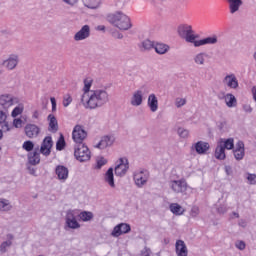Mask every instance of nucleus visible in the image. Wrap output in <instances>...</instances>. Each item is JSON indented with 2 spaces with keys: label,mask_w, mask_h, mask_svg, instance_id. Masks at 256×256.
<instances>
[{
  "label": "nucleus",
  "mask_w": 256,
  "mask_h": 256,
  "mask_svg": "<svg viewBox=\"0 0 256 256\" xmlns=\"http://www.w3.org/2000/svg\"><path fill=\"white\" fill-rule=\"evenodd\" d=\"M168 185L174 195H187V191L189 190V183H187V179L185 178L170 180Z\"/></svg>",
  "instance_id": "4"
},
{
  "label": "nucleus",
  "mask_w": 256,
  "mask_h": 256,
  "mask_svg": "<svg viewBox=\"0 0 256 256\" xmlns=\"http://www.w3.org/2000/svg\"><path fill=\"white\" fill-rule=\"evenodd\" d=\"M97 31H105V25H99L96 27Z\"/></svg>",
  "instance_id": "62"
},
{
  "label": "nucleus",
  "mask_w": 256,
  "mask_h": 256,
  "mask_svg": "<svg viewBox=\"0 0 256 256\" xmlns=\"http://www.w3.org/2000/svg\"><path fill=\"white\" fill-rule=\"evenodd\" d=\"M207 57H209L208 53L200 52L193 57V61L195 65H198L199 67H203L205 66V61Z\"/></svg>",
  "instance_id": "27"
},
{
  "label": "nucleus",
  "mask_w": 256,
  "mask_h": 256,
  "mask_svg": "<svg viewBox=\"0 0 256 256\" xmlns=\"http://www.w3.org/2000/svg\"><path fill=\"white\" fill-rule=\"evenodd\" d=\"M25 110V106L23 104H18L12 111V117H19L21 113Z\"/></svg>",
  "instance_id": "39"
},
{
  "label": "nucleus",
  "mask_w": 256,
  "mask_h": 256,
  "mask_svg": "<svg viewBox=\"0 0 256 256\" xmlns=\"http://www.w3.org/2000/svg\"><path fill=\"white\" fill-rule=\"evenodd\" d=\"M155 47V43L152 42L151 40H144L141 44H140V49L142 51H149L151 49H154Z\"/></svg>",
  "instance_id": "37"
},
{
  "label": "nucleus",
  "mask_w": 256,
  "mask_h": 256,
  "mask_svg": "<svg viewBox=\"0 0 256 256\" xmlns=\"http://www.w3.org/2000/svg\"><path fill=\"white\" fill-rule=\"evenodd\" d=\"M13 126L16 128V129H21L23 127V120H21V118H15L13 120Z\"/></svg>",
  "instance_id": "47"
},
{
  "label": "nucleus",
  "mask_w": 256,
  "mask_h": 256,
  "mask_svg": "<svg viewBox=\"0 0 256 256\" xmlns=\"http://www.w3.org/2000/svg\"><path fill=\"white\" fill-rule=\"evenodd\" d=\"M28 161L30 165H39L41 158L39 156V150H35L33 153L28 155Z\"/></svg>",
  "instance_id": "32"
},
{
  "label": "nucleus",
  "mask_w": 256,
  "mask_h": 256,
  "mask_svg": "<svg viewBox=\"0 0 256 256\" xmlns=\"http://www.w3.org/2000/svg\"><path fill=\"white\" fill-rule=\"evenodd\" d=\"M25 135L29 139H34V137H38L39 133L41 132V129L39 126L35 124H27L24 128Z\"/></svg>",
  "instance_id": "17"
},
{
  "label": "nucleus",
  "mask_w": 256,
  "mask_h": 256,
  "mask_svg": "<svg viewBox=\"0 0 256 256\" xmlns=\"http://www.w3.org/2000/svg\"><path fill=\"white\" fill-rule=\"evenodd\" d=\"M52 148H53V139L51 138V136L45 137L40 147V153L48 157V155H51Z\"/></svg>",
  "instance_id": "15"
},
{
  "label": "nucleus",
  "mask_w": 256,
  "mask_h": 256,
  "mask_svg": "<svg viewBox=\"0 0 256 256\" xmlns=\"http://www.w3.org/2000/svg\"><path fill=\"white\" fill-rule=\"evenodd\" d=\"M81 103L85 109H97L109 103V92L105 88H97L83 94Z\"/></svg>",
  "instance_id": "1"
},
{
  "label": "nucleus",
  "mask_w": 256,
  "mask_h": 256,
  "mask_svg": "<svg viewBox=\"0 0 256 256\" xmlns=\"http://www.w3.org/2000/svg\"><path fill=\"white\" fill-rule=\"evenodd\" d=\"M218 41L219 40L217 38V35H213L203 38L201 40H195L194 47H203V45H217Z\"/></svg>",
  "instance_id": "18"
},
{
  "label": "nucleus",
  "mask_w": 256,
  "mask_h": 256,
  "mask_svg": "<svg viewBox=\"0 0 256 256\" xmlns=\"http://www.w3.org/2000/svg\"><path fill=\"white\" fill-rule=\"evenodd\" d=\"M130 105L132 107H141L143 105V90H136L130 98Z\"/></svg>",
  "instance_id": "19"
},
{
  "label": "nucleus",
  "mask_w": 256,
  "mask_h": 256,
  "mask_svg": "<svg viewBox=\"0 0 256 256\" xmlns=\"http://www.w3.org/2000/svg\"><path fill=\"white\" fill-rule=\"evenodd\" d=\"M73 102V98H71V95L66 94L63 97V106L64 107H69L71 103Z\"/></svg>",
  "instance_id": "43"
},
{
  "label": "nucleus",
  "mask_w": 256,
  "mask_h": 256,
  "mask_svg": "<svg viewBox=\"0 0 256 256\" xmlns=\"http://www.w3.org/2000/svg\"><path fill=\"white\" fill-rule=\"evenodd\" d=\"M218 142L222 145L223 148L228 149V150H231V149H233V147H235L233 138H229L226 140L221 138Z\"/></svg>",
  "instance_id": "36"
},
{
  "label": "nucleus",
  "mask_w": 256,
  "mask_h": 256,
  "mask_svg": "<svg viewBox=\"0 0 256 256\" xmlns=\"http://www.w3.org/2000/svg\"><path fill=\"white\" fill-rule=\"evenodd\" d=\"M72 139L76 142V145H81L85 139H87V131L82 125H76L72 132Z\"/></svg>",
  "instance_id": "8"
},
{
  "label": "nucleus",
  "mask_w": 256,
  "mask_h": 256,
  "mask_svg": "<svg viewBox=\"0 0 256 256\" xmlns=\"http://www.w3.org/2000/svg\"><path fill=\"white\" fill-rule=\"evenodd\" d=\"M7 133V131H11V128L9 127V123H7L6 121H4L2 123V133Z\"/></svg>",
  "instance_id": "56"
},
{
  "label": "nucleus",
  "mask_w": 256,
  "mask_h": 256,
  "mask_svg": "<svg viewBox=\"0 0 256 256\" xmlns=\"http://www.w3.org/2000/svg\"><path fill=\"white\" fill-rule=\"evenodd\" d=\"M3 67L8 69V71H13L19 65V56L17 54H12L8 57V59L2 62Z\"/></svg>",
  "instance_id": "13"
},
{
  "label": "nucleus",
  "mask_w": 256,
  "mask_h": 256,
  "mask_svg": "<svg viewBox=\"0 0 256 256\" xmlns=\"http://www.w3.org/2000/svg\"><path fill=\"white\" fill-rule=\"evenodd\" d=\"M222 83L224 87H227V89H233V91H237V89H239V80L235 73H227L223 77Z\"/></svg>",
  "instance_id": "7"
},
{
  "label": "nucleus",
  "mask_w": 256,
  "mask_h": 256,
  "mask_svg": "<svg viewBox=\"0 0 256 256\" xmlns=\"http://www.w3.org/2000/svg\"><path fill=\"white\" fill-rule=\"evenodd\" d=\"M229 9H230V13H237V11H239V7H241V5H243V0H229Z\"/></svg>",
  "instance_id": "31"
},
{
  "label": "nucleus",
  "mask_w": 256,
  "mask_h": 256,
  "mask_svg": "<svg viewBox=\"0 0 256 256\" xmlns=\"http://www.w3.org/2000/svg\"><path fill=\"white\" fill-rule=\"evenodd\" d=\"M127 233H131V225L120 223L113 228L111 235L112 237H121V235H126Z\"/></svg>",
  "instance_id": "11"
},
{
  "label": "nucleus",
  "mask_w": 256,
  "mask_h": 256,
  "mask_svg": "<svg viewBox=\"0 0 256 256\" xmlns=\"http://www.w3.org/2000/svg\"><path fill=\"white\" fill-rule=\"evenodd\" d=\"M7 120V114L0 110V125H3Z\"/></svg>",
  "instance_id": "55"
},
{
  "label": "nucleus",
  "mask_w": 256,
  "mask_h": 256,
  "mask_svg": "<svg viewBox=\"0 0 256 256\" xmlns=\"http://www.w3.org/2000/svg\"><path fill=\"white\" fill-rule=\"evenodd\" d=\"M39 115L40 113L37 110H35L32 114V119H39Z\"/></svg>",
  "instance_id": "61"
},
{
  "label": "nucleus",
  "mask_w": 256,
  "mask_h": 256,
  "mask_svg": "<svg viewBox=\"0 0 256 256\" xmlns=\"http://www.w3.org/2000/svg\"><path fill=\"white\" fill-rule=\"evenodd\" d=\"M247 181L250 185H256V174H248Z\"/></svg>",
  "instance_id": "49"
},
{
  "label": "nucleus",
  "mask_w": 256,
  "mask_h": 256,
  "mask_svg": "<svg viewBox=\"0 0 256 256\" xmlns=\"http://www.w3.org/2000/svg\"><path fill=\"white\" fill-rule=\"evenodd\" d=\"M74 156L80 163H85L91 159V151L85 143L76 144L74 146Z\"/></svg>",
  "instance_id": "5"
},
{
  "label": "nucleus",
  "mask_w": 256,
  "mask_h": 256,
  "mask_svg": "<svg viewBox=\"0 0 256 256\" xmlns=\"http://www.w3.org/2000/svg\"><path fill=\"white\" fill-rule=\"evenodd\" d=\"M104 181L111 187L115 189V175L113 174V168H109L104 174Z\"/></svg>",
  "instance_id": "25"
},
{
  "label": "nucleus",
  "mask_w": 256,
  "mask_h": 256,
  "mask_svg": "<svg viewBox=\"0 0 256 256\" xmlns=\"http://www.w3.org/2000/svg\"><path fill=\"white\" fill-rule=\"evenodd\" d=\"M199 213H200V210H199V207L197 206H193L191 208V211H190V216L195 218V217H198L199 216Z\"/></svg>",
  "instance_id": "48"
},
{
  "label": "nucleus",
  "mask_w": 256,
  "mask_h": 256,
  "mask_svg": "<svg viewBox=\"0 0 256 256\" xmlns=\"http://www.w3.org/2000/svg\"><path fill=\"white\" fill-rule=\"evenodd\" d=\"M56 149L57 151H63L65 149V137H63V134L60 135L56 143Z\"/></svg>",
  "instance_id": "40"
},
{
  "label": "nucleus",
  "mask_w": 256,
  "mask_h": 256,
  "mask_svg": "<svg viewBox=\"0 0 256 256\" xmlns=\"http://www.w3.org/2000/svg\"><path fill=\"white\" fill-rule=\"evenodd\" d=\"M169 209L173 215L179 216L185 213V208H183V206H181L179 203H171L169 205Z\"/></svg>",
  "instance_id": "29"
},
{
  "label": "nucleus",
  "mask_w": 256,
  "mask_h": 256,
  "mask_svg": "<svg viewBox=\"0 0 256 256\" xmlns=\"http://www.w3.org/2000/svg\"><path fill=\"white\" fill-rule=\"evenodd\" d=\"M50 101L52 103V111L55 112L57 111V101L55 100V98H50Z\"/></svg>",
  "instance_id": "58"
},
{
  "label": "nucleus",
  "mask_w": 256,
  "mask_h": 256,
  "mask_svg": "<svg viewBox=\"0 0 256 256\" xmlns=\"http://www.w3.org/2000/svg\"><path fill=\"white\" fill-rule=\"evenodd\" d=\"M232 215H233V216H235V217H236V219H239V213H237V212H233V213H232Z\"/></svg>",
  "instance_id": "63"
},
{
  "label": "nucleus",
  "mask_w": 256,
  "mask_h": 256,
  "mask_svg": "<svg viewBox=\"0 0 256 256\" xmlns=\"http://www.w3.org/2000/svg\"><path fill=\"white\" fill-rule=\"evenodd\" d=\"M226 175H233V168L231 166H225Z\"/></svg>",
  "instance_id": "59"
},
{
  "label": "nucleus",
  "mask_w": 256,
  "mask_h": 256,
  "mask_svg": "<svg viewBox=\"0 0 256 256\" xmlns=\"http://www.w3.org/2000/svg\"><path fill=\"white\" fill-rule=\"evenodd\" d=\"M234 157L237 161H241L245 157V144L243 141H239L236 144V149L234 150Z\"/></svg>",
  "instance_id": "23"
},
{
  "label": "nucleus",
  "mask_w": 256,
  "mask_h": 256,
  "mask_svg": "<svg viewBox=\"0 0 256 256\" xmlns=\"http://www.w3.org/2000/svg\"><path fill=\"white\" fill-rule=\"evenodd\" d=\"M177 33L181 39H185L186 43H193L199 39V35L195 34L193 31V26L189 24H180L177 27Z\"/></svg>",
  "instance_id": "3"
},
{
  "label": "nucleus",
  "mask_w": 256,
  "mask_h": 256,
  "mask_svg": "<svg viewBox=\"0 0 256 256\" xmlns=\"http://www.w3.org/2000/svg\"><path fill=\"white\" fill-rule=\"evenodd\" d=\"M35 147V144H33V142L31 141H26L23 144V149H25V151H33V148Z\"/></svg>",
  "instance_id": "45"
},
{
  "label": "nucleus",
  "mask_w": 256,
  "mask_h": 256,
  "mask_svg": "<svg viewBox=\"0 0 256 256\" xmlns=\"http://www.w3.org/2000/svg\"><path fill=\"white\" fill-rule=\"evenodd\" d=\"M147 106L150 109L151 113H157V111H159V99L157 98V95H155L154 93L149 94Z\"/></svg>",
  "instance_id": "20"
},
{
  "label": "nucleus",
  "mask_w": 256,
  "mask_h": 256,
  "mask_svg": "<svg viewBox=\"0 0 256 256\" xmlns=\"http://www.w3.org/2000/svg\"><path fill=\"white\" fill-rule=\"evenodd\" d=\"M55 174L59 181L65 182L66 179H69V168L63 165H58L55 168Z\"/></svg>",
  "instance_id": "21"
},
{
  "label": "nucleus",
  "mask_w": 256,
  "mask_h": 256,
  "mask_svg": "<svg viewBox=\"0 0 256 256\" xmlns=\"http://www.w3.org/2000/svg\"><path fill=\"white\" fill-rule=\"evenodd\" d=\"M235 246L240 251H243L245 249V247H246L245 242H243V241H237Z\"/></svg>",
  "instance_id": "54"
},
{
  "label": "nucleus",
  "mask_w": 256,
  "mask_h": 256,
  "mask_svg": "<svg viewBox=\"0 0 256 256\" xmlns=\"http://www.w3.org/2000/svg\"><path fill=\"white\" fill-rule=\"evenodd\" d=\"M89 35H91V28L89 25H84L75 35L74 40L76 41H84V39H88Z\"/></svg>",
  "instance_id": "22"
},
{
  "label": "nucleus",
  "mask_w": 256,
  "mask_h": 256,
  "mask_svg": "<svg viewBox=\"0 0 256 256\" xmlns=\"http://www.w3.org/2000/svg\"><path fill=\"white\" fill-rule=\"evenodd\" d=\"M3 139V130L0 129V141Z\"/></svg>",
  "instance_id": "64"
},
{
  "label": "nucleus",
  "mask_w": 256,
  "mask_h": 256,
  "mask_svg": "<svg viewBox=\"0 0 256 256\" xmlns=\"http://www.w3.org/2000/svg\"><path fill=\"white\" fill-rule=\"evenodd\" d=\"M82 2L88 9H98L101 3H103V0H82Z\"/></svg>",
  "instance_id": "33"
},
{
  "label": "nucleus",
  "mask_w": 256,
  "mask_h": 256,
  "mask_svg": "<svg viewBox=\"0 0 256 256\" xmlns=\"http://www.w3.org/2000/svg\"><path fill=\"white\" fill-rule=\"evenodd\" d=\"M78 217L80 218L81 221H84V222L91 221V219H93V213L88 211H83L80 214H78Z\"/></svg>",
  "instance_id": "38"
},
{
  "label": "nucleus",
  "mask_w": 256,
  "mask_h": 256,
  "mask_svg": "<svg viewBox=\"0 0 256 256\" xmlns=\"http://www.w3.org/2000/svg\"><path fill=\"white\" fill-rule=\"evenodd\" d=\"M129 170V160L127 158H120L117 161V165L114 168L115 175L117 177H124V175L127 174V171Z\"/></svg>",
  "instance_id": "9"
},
{
  "label": "nucleus",
  "mask_w": 256,
  "mask_h": 256,
  "mask_svg": "<svg viewBox=\"0 0 256 256\" xmlns=\"http://www.w3.org/2000/svg\"><path fill=\"white\" fill-rule=\"evenodd\" d=\"M11 209H13L11 201L5 198H0V213H8Z\"/></svg>",
  "instance_id": "28"
},
{
  "label": "nucleus",
  "mask_w": 256,
  "mask_h": 256,
  "mask_svg": "<svg viewBox=\"0 0 256 256\" xmlns=\"http://www.w3.org/2000/svg\"><path fill=\"white\" fill-rule=\"evenodd\" d=\"M178 135L182 139H187V137H189V130L185 128H178Z\"/></svg>",
  "instance_id": "42"
},
{
  "label": "nucleus",
  "mask_w": 256,
  "mask_h": 256,
  "mask_svg": "<svg viewBox=\"0 0 256 256\" xmlns=\"http://www.w3.org/2000/svg\"><path fill=\"white\" fill-rule=\"evenodd\" d=\"M151 253H152L151 248L144 247V249L141 250L140 255L141 256H151Z\"/></svg>",
  "instance_id": "50"
},
{
  "label": "nucleus",
  "mask_w": 256,
  "mask_h": 256,
  "mask_svg": "<svg viewBox=\"0 0 256 256\" xmlns=\"http://www.w3.org/2000/svg\"><path fill=\"white\" fill-rule=\"evenodd\" d=\"M49 128L48 131L51 133H57L59 131V124L57 123V118L53 114L48 115Z\"/></svg>",
  "instance_id": "26"
},
{
  "label": "nucleus",
  "mask_w": 256,
  "mask_h": 256,
  "mask_svg": "<svg viewBox=\"0 0 256 256\" xmlns=\"http://www.w3.org/2000/svg\"><path fill=\"white\" fill-rule=\"evenodd\" d=\"M65 229H81V224L77 221V211L67 210L65 216Z\"/></svg>",
  "instance_id": "6"
},
{
  "label": "nucleus",
  "mask_w": 256,
  "mask_h": 256,
  "mask_svg": "<svg viewBox=\"0 0 256 256\" xmlns=\"http://www.w3.org/2000/svg\"><path fill=\"white\" fill-rule=\"evenodd\" d=\"M62 3H65L66 5L73 7L77 5V3H79V0H62Z\"/></svg>",
  "instance_id": "52"
},
{
  "label": "nucleus",
  "mask_w": 256,
  "mask_h": 256,
  "mask_svg": "<svg viewBox=\"0 0 256 256\" xmlns=\"http://www.w3.org/2000/svg\"><path fill=\"white\" fill-rule=\"evenodd\" d=\"M107 21L120 31H129L133 25L131 24V18L123 11H116L107 15Z\"/></svg>",
  "instance_id": "2"
},
{
  "label": "nucleus",
  "mask_w": 256,
  "mask_h": 256,
  "mask_svg": "<svg viewBox=\"0 0 256 256\" xmlns=\"http://www.w3.org/2000/svg\"><path fill=\"white\" fill-rule=\"evenodd\" d=\"M215 157L219 159L220 161H223L226 157L225 155V148L221 143H217L216 149H215Z\"/></svg>",
  "instance_id": "34"
},
{
  "label": "nucleus",
  "mask_w": 256,
  "mask_h": 256,
  "mask_svg": "<svg viewBox=\"0 0 256 256\" xmlns=\"http://www.w3.org/2000/svg\"><path fill=\"white\" fill-rule=\"evenodd\" d=\"M154 49L158 55H165L169 51V45L163 43H154Z\"/></svg>",
  "instance_id": "35"
},
{
  "label": "nucleus",
  "mask_w": 256,
  "mask_h": 256,
  "mask_svg": "<svg viewBox=\"0 0 256 256\" xmlns=\"http://www.w3.org/2000/svg\"><path fill=\"white\" fill-rule=\"evenodd\" d=\"M217 211H218V213H221V214L227 213V206H225V205H220V206L217 208Z\"/></svg>",
  "instance_id": "57"
},
{
  "label": "nucleus",
  "mask_w": 256,
  "mask_h": 256,
  "mask_svg": "<svg viewBox=\"0 0 256 256\" xmlns=\"http://www.w3.org/2000/svg\"><path fill=\"white\" fill-rule=\"evenodd\" d=\"M242 109L245 113H253V107H251L249 104H244Z\"/></svg>",
  "instance_id": "53"
},
{
  "label": "nucleus",
  "mask_w": 256,
  "mask_h": 256,
  "mask_svg": "<svg viewBox=\"0 0 256 256\" xmlns=\"http://www.w3.org/2000/svg\"><path fill=\"white\" fill-rule=\"evenodd\" d=\"M210 148L211 146L209 145V143L205 141H198L194 143L191 147V149L193 151H196L198 155H205V153H207Z\"/></svg>",
  "instance_id": "16"
},
{
  "label": "nucleus",
  "mask_w": 256,
  "mask_h": 256,
  "mask_svg": "<svg viewBox=\"0 0 256 256\" xmlns=\"http://www.w3.org/2000/svg\"><path fill=\"white\" fill-rule=\"evenodd\" d=\"M134 181L135 185L141 188L144 185H147V181H149V174L145 171H138L134 173Z\"/></svg>",
  "instance_id": "14"
},
{
  "label": "nucleus",
  "mask_w": 256,
  "mask_h": 256,
  "mask_svg": "<svg viewBox=\"0 0 256 256\" xmlns=\"http://www.w3.org/2000/svg\"><path fill=\"white\" fill-rule=\"evenodd\" d=\"M113 143H115L114 135H104L101 137L99 143L95 145L96 149H107V147H112Z\"/></svg>",
  "instance_id": "12"
},
{
  "label": "nucleus",
  "mask_w": 256,
  "mask_h": 256,
  "mask_svg": "<svg viewBox=\"0 0 256 256\" xmlns=\"http://www.w3.org/2000/svg\"><path fill=\"white\" fill-rule=\"evenodd\" d=\"M224 100L227 107L229 108L237 107V98L232 93H227L224 96Z\"/></svg>",
  "instance_id": "30"
},
{
  "label": "nucleus",
  "mask_w": 256,
  "mask_h": 256,
  "mask_svg": "<svg viewBox=\"0 0 256 256\" xmlns=\"http://www.w3.org/2000/svg\"><path fill=\"white\" fill-rule=\"evenodd\" d=\"M27 169H28L30 175H33L34 177L37 176V174H35L36 170L34 167L28 166Z\"/></svg>",
  "instance_id": "60"
},
{
  "label": "nucleus",
  "mask_w": 256,
  "mask_h": 256,
  "mask_svg": "<svg viewBox=\"0 0 256 256\" xmlns=\"http://www.w3.org/2000/svg\"><path fill=\"white\" fill-rule=\"evenodd\" d=\"M174 105L177 109H181V107H185V105H187V99L178 97L175 99Z\"/></svg>",
  "instance_id": "41"
},
{
  "label": "nucleus",
  "mask_w": 256,
  "mask_h": 256,
  "mask_svg": "<svg viewBox=\"0 0 256 256\" xmlns=\"http://www.w3.org/2000/svg\"><path fill=\"white\" fill-rule=\"evenodd\" d=\"M175 247H176L177 256H187L188 255L189 251L187 250V245L185 244V241L177 240Z\"/></svg>",
  "instance_id": "24"
},
{
  "label": "nucleus",
  "mask_w": 256,
  "mask_h": 256,
  "mask_svg": "<svg viewBox=\"0 0 256 256\" xmlns=\"http://www.w3.org/2000/svg\"><path fill=\"white\" fill-rule=\"evenodd\" d=\"M91 92V82H87V80L84 81V93L83 95H85L86 93Z\"/></svg>",
  "instance_id": "51"
},
{
  "label": "nucleus",
  "mask_w": 256,
  "mask_h": 256,
  "mask_svg": "<svg viewBox=\"0 0 256 256\" xmlns=\"http://www.w3.org/2000/svg\"><path fill=\"white\" fill-rule=\"evenodd\" d=\"M104 165H107V159L101 157L96 160V169H101Z\"/></svg>",
  "instance_id": "44"
},
{
  "label": "nucleus",
  "mask_w": 256,
  "mask_h": 256,
  "mask_svg": "<svg viewBox=\"0 0 256 256\" xmlns=\"http://www.w3.org/2000/svg\"><path fill=\"white\" fill-rule=\"evenodd\" d=\"M7 247H11V241H5L0 245V251L1 253L7 252Z\"/></svg>",
  "instance_id": "46"
},
{
  "label": "nucleus",
  "mask_w": 256,
  "mask_h": 256,
  "mask_svg": "<svg viewBox=\"0 0 256 256\" xmlns=\"http://www.w3.org/2000/svg\"><path fill=\"white\" fill-rule=\"evenodd\" d=\"M15 103H18L17 98L13 97L11 94H2L0 95V107H2L5 111L10 107H13Z\"/></svg>",
  "instance_id": "10"
}]
</instances>
